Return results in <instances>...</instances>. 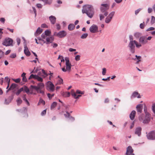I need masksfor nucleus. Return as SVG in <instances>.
<instances>
[{"label": "nucleus", "mask_w": 155, "mask_h": 155, "mask_svg": "<svg viewBox=\"0 0 155 155\" xmlns=\"http://www.w3.org/2000/svg\"><path fill=\"white\" fill-rule=\"evenodd\" d=\"M83 14L85 13L88 17L91 18L94 14V9L93 6L90 5H85L83 6L82 10Z\"/></svg>", "instance_id": "nucleus-1"}, {"label": "nucleus", "mask_w": 155, "mask_h": 155, "mask_svg": "<svg viewBox=\"0 0 155 155\" xmlns=\"http://www.w3.org/2000/svg\"><path fill=\"white\" fill-rule=\"evenodd\" d=\"M13 40L9 38H6L2 42V44L6 47L13 46Z\"/></svg>", "instance_id": "nucleus-2"}, {"label": "nucleus", "mask_w": 155, "mask_h": 155, "mask_svg": "<svg viewBox=\"0 0 155 155\" xmlns=\"http://www.w3.org/2000/svg\"><path fill=\"white\" fill-rule=\"evenodd\" d=\"M147 137L149 140H155V130L150 131L147 135Z\"/></svg>", "instance_id": "nucleus-3"}, {"label": "nucleus", "mask_w": 155, "mask_h": 155, "mask_svg": "<svg viewBox=\"0 0 155 155\" xmlns=\"http://www.w3.org/2000/svg\"><path fill=\"white\" fill-rule=\"evenodd\" d=\"M65 60L66 61L65 65L66 67L67 71H70L71 67V65L69 59L68 57L65 58Z\"/></svg>", "instance_id": "nucleus-4"}, {"label": "nucleus", "mask_w": 155, "mask_h": 155, "mask_svg": "<svg viewBox=\"0 0 155 155\" xmlns=\"http://www.w3.org/2000/svg\"><path fill=\"white\" fill-rule=\"evenodd\" d=\"M16 111L21 112L24 115L23 116V117H28V115L27 113V109L26 107H23L22 110L21 109H17L16 110Z\"/></svg>", "instance_id": "nucleus-5"}, {"label": "nucleus", "mask_w": 155, "mask_h": 155, "mask_svg": "<svg viewBox=\"0 0 155 155\" xmlns=\"http://www.w3.org/2000/svg\"><path fill=\"white\" fill-rule=\"evenodd\" d=\"M101 5V6L100 7V9L101 12L102 13H104L109 9V6L107 4H102Z\"/></svg>", "instance_id": "nucleus-6"}, {"label": "nucleus", "mask_w": 155, "mask_h": 155, "mask_svg": "<svg viewBox=\"0 0 155 155\" xmlns=\"http://www.w3.org/2000/svg\"><path fill=\"white\" fill-rule=\"evenodd\" d=\"M90 31L92 33H95L98 32V27L96 25L93 24L89 28Z\"/></svg>", "instance_id": "nucleus-7"}, {"label": "nucleus", "mask_w": 155, "mask_h": 155, "mask_svg": "<svg viewBox=\"0 0 155 155\" xmlns=\"http://www.w3.org/2000/svg\"><path fill=\"white\" fill-rule=\"evenodd\" d=\"M48 84L47 86V89L48 88L49 89L50 92H53L54 90V86L52 82L49 81L48 82Z\"/></svg>", "instance_id": "nucleus-8"}, {"label": "nucleus", "mask_w": 155, "mask_h": 155, "mask_svg": "<svg viewBox=\"0 0 155 155\" xmlns=\"http://www.w3.org/2000/svg\"><path fill=\"white\" fill-rule=\"evenodd\" d=\"M67 35V32L64 30H62L58 33L57 34V36L59 38H62L65 37Z\"/></svg>", "instance_id": "nucleus-9"}, {"label": "nucleus", "mask_w": 155, "mask_h": 155, "mask_svg": "<svg viewBox=\"0 0 155 155\" xmlns=\"http://www.w3.org/2000/svg\"><path fill=\"white\" fill-rule=\"evenodd\" d=\"M134 151V150L132 148V147L130 146H129L127 148L125 154L126 155H135L133 153Z\"/></svg>", "instance_id": "nucleus-10"}, {"label": "nucleus", "mask_w": 155, "mask_h": 155, "mask_svg": "<svg viewBox=\"0 0 155 155\" xmlns=\"http://www.w3.org/2000/svg\"><path fill=\"white\" fill-rule=\"evenodd\" d=\"M139 41L142 45H145L148 42V41L146 39V37L144 36H141L140 38Z\"/></svg>", "instance_id": "nucleus-11"}, {"label": "nucleus", "mask_w": 155, "mask_h": 155, "mask_svg": "<svg viewBox=\"0 0 155 155\" xmlns=\"http://www.w3.org/2000/svg\"><path fill=\"white\" fill-rule=\"evenodd\" d=\"M150 120V115L147 114L145 115V118L143 120L142 123L144 124H147Z\"/></svg>", "instance_id": "nucleus-12"}, {"label": "nucleus", "mask_w": 155, "mask_h": 155, "mask_svg": "<svg viewBox=\"0 0 155 155\" xmlns=\"http://www.w3.org/2000/svg\"><path fill=\"white\" fill-rule=\"evenodd\" d=\"M142 128L140 127H137L135 130V134L140 137L141 134Z\"/></svg>", "instance_id": "nucleus-13"}, {"label": "nucleus", "mask_w": 155, "mask_h": 155, "mask_svg": "<svg viewBox=\"0 0 155 155\" xmlns=\"http://www.w3.org/2000/svg\"><path fill=\"white\" fill-rule=\"evenodd\" d=\"M14 98V95L12 94L11 96H10L7 99H5V104H8L10 103L11 101Z\"/></svg>", "instance_id": "nucleus-14"}, {"label": "nucleus", "mask_w": 155, "mask_h": 155, "mask_svg": "<svg viewBox=\"0 0 155 155\" xmlns=\"http://www.w3.org/2000/svg\"><path fill=\"white\" fill-rule=\"evenodd\" d=\"M137 97V98H140L141 97V96L140 94L138 93V92L137 91H134L133 92L131 95L130 96V98L133 99Z\"/></svg>", "instance_id": "nucleus-15"}, {"label": "nucleus", "mask_w": 155, "mask_h": 155, "mask_svg": "<svg viewBox=\"0 0 155 155\" xmlns=\"http://www.w3.org/2000/svg\"><path fill=\"white\" fill-rule=\"evenodd\" d=\"M24 53L26 55V56L28 57L31 55V53L29 51L28 49L26 46V45L25 44L24 45Z\"/></svg>", "instance_id": "nucleus-16"}, {"label": "nucleus", "mask_w": 155, "mask_h": 155, "mask_svg": "<svg viewBox=\"0 0 155 155\" xmlns=\"http://www.w3.org/2000/svg\"><path fill=\"white\" fill-rule=\"evenodd\" d=\"M65 112L67 114H64V116L65 117L69 118L70 120L73 121L74 120V118L72 116H70V113L68 111H65Z\"/></svg>", "instance_id": "nucleus-17"}, {"label": "nucleus", "mask_w": 155, "mask_h": 155, "mask_svg": "<svg viewBox=\"0 0 155 155\" xmlns=\"http://www.w3.org/2000/svg\"><path fill=\"white\" fill-rule=\"evenodd\" d=\"M31 91L32 92V94H33V89L35 90L37 93H38V91L39 90V87L37 86L31 85L30 87Z\"/></svg>", "instance_id": "nucleus-18"}, {"label": "nucleus", "mask_w": 155, "mask_h": 155, "mask_svg": "<svg viewBox=\"0 0 155 155\" xmlns=\"http://www.w3.org/2000/svg\"><path fill=\"white\" fill-rule=\"evenodd\" d=\"M136 108L138 113H141L142 111L143 105L141 104H138L136 106Z\"/></svg>", "instance_id": "nucleus-19"}, {"label": "nucleus", "mask_w": 155, "mask_h": 155, "mask_svg": "<svg viewBox=\"0 0 155 155\" xmlns=\"http://www.w3.org/2000/svg\"><path fill=\"white\" fill-rule=\"evenodd\" d=\"M49 18L51 21V23L52 24L54 25L55 23L56 22V18L55 16L53 15H51L49 17Z\"/></svg>", "instance_id": "nucleus-20"}, {"label": "nucleus", "mask_w": 155, "mask_h": 155, "mask_svg": "<svg viewBox=\"0 0 155 155\" xmlns=\"http://www.w3.org/2000/svg\"><path fill=\"white\" fill-rule=\"evenodd\" d=\"M136 112L134 110H133L130 114L129 117L131 120H133L135 118L136 115Z\"/></svg>", "instance_id": "nucleus-21"}, {"label": "nucleus", "mask_w": 155, "mask_h": 155, "mask_svg": "<svg viewBox=\"0 0 155 155\" xmlns=\"http://www.w3.org/2000/svg\"><path fill=\"white\" fill-rule=\"evenodd\" d=\"M75 28V26L73 24L71 23L69 24L68 26V29L70 31L73 30Z\"/></svg>", "instance_id": "nucleus-22"}, {"label": "nucleus", "mask_w": 155, "mask_h": 155, "mask_svg": "<svg viewBox=\"0 0 155 155\" xmlns=\"http://www.w3.org/2000/svg\"><path fill=\"white\" fill-rule=\"evenodd\" d=\"M24 91L26 93L28 94H32V92H30L29 89L26 86H24Z\"/></svg>", "instance_id": "nucleus-23"}, {"label": "nucleus", "mask_w": 155, "mask_h": 155, "mask_svg": "<svg viewBox=\"0 0 155 155\" xmlns=\"http://www.w3.org/2000/svg\"><path fill=\"white\" fill-rule=\"evenodd\" d=\"M136 42V41L135 40H134L133 41H130L128 47L135 48V45Z\"/></svg>", "instance_id": "nucleus-24"}, {"label": "nucleus", "mask_w": 155, "mask_h": 155, "mask_svg": "<svg viewBox=\"0 0 155 155\" xmlns=\"http://www.w3.org/2000/svg\"><path fill=\"white\" fill-rule=\"evenodd\" d=\"M40 1L43 2L44 4V5L48 4L51 5L52 2V0H39Z\"/></svg>", "instance_id": "nucleus-25"}, {"label": "nucleus", "mask_w": 155, "mask_h": 155, "mask_svg": "<svg viewBox=\"0 0 155 155\" xmlns=\"http://www.w3.org/2000/svg\"><path fill=\"white\" fill-rule=\"evenodd\" d=\"M42 29L40 28V27H38L35 33V35L36 36V34L39 35L42 33Z\"/></svg>", "instance_id": "nucleus-26"}, {"label": "nucleus", "mask_w": 155, "mask_h": 155, "mask_svg": "<svg viewBox=\"0 0 155 155\" xmlns=\"http://www.w3.org/2000/svg\"><path fill=\"white\" fill-rule=\"evenodd\" d=\"M71 95L73 96L75 99H78L81 96L80 94L77 95L76 94V93L74 92H71Z\"/></svg>", "instance_id": "nucleus-27"}, {"label": "nucleus", "mask_w": 155, "mask_h": 155, "mask_svg": "<svg viewBox=\"0 0 155 155\" xmlns=\"http://www.w3.org/2000/svg\"><path fill=\"white\" fill-rule=\"evenodd\" d=\"M62 94L65 97H69L70 96V93L69 92H64L62 93Z\"/></svg>", "instance_id": "nucleus-28"}, {"label": "nucleus", "mask_w": 155, "mask_h": 155, "mask_svg": "<svg viewBox=\"0 0 155 155\" xmlns=\"http://www.w3.org/2000/svg\"><path fill=\"white\" fill-rule=\"evenodd\" d=\"M17 86V84L15 83H12L11 84V86L9 87L11 90H12L15 89Z\"/></svg>", "instance_id": "nucleus-29"}, {"label": "nucleus", "mask_w": 155, "mask_h": 155, "mask_svg": "<svg viewBox=\"0 0 155 155\" xmlns=\"http://www.w3.org/2000/svg\"><path fill=\"white\" fill-rule=\"evenodd\" d=\"M51 31L49 30H47L45 31V35H46V36H49L51 35Z\"/></svg>", "instance_id": "nucleus-30"}, {"label": "nucleus", "mask_w": 155, "mask_h": 155, "mask_svg": "<svg viewBox=\"0 0 155 155\" xmlns=\"http://www.w3.org/2000/svg\"><path fill=\"white\" fill-rule=\"evenodd\" d=\"M57 105V103L56 102L54 101L53 102V103L51 104V109L52 110H53L54 107H55Z\"/></svg>", "instance_id": "nucleus-31"}, {"label": "nucleus", "mask_w": 155, "mask_h": 155, "mask_svg": "<svg viewBox=\"0 0 155 155\" xmlns=\"http://www.w3.org/2000/svg\"><path fill=\"white\" fill-rule=\"evenodd\" d=\"M143 110L145 115L147 114H148V115H150V114L147 111V106L145 105H144Z\"/></svg>", "instance_id": "nucleus-32"}, {"label": "nucleus", "mask_w": 155, "mask_h": 155, "mask_svg": "<svg viewBox=\"0 0 155 155\" xmlns=\"http://www.w3.org/2000/svg\"><path fill=\"white\" fill-rule=\"evenodd\" d=\"M37 75H36V74H31L29 77L28 79V80H30L32 78H33L35 79H36V78L37 77Z\"/></svg>", "instance_id": "nucleus-33"}, {"label": "nucleus", "mask_w": 155, "mask_h": 155, "mask_svg": "<svg viewBox=\"0 0 155 155\" xmlns=\"http://www.w3.org/2000/svg\"><path fill=\"white\" fill-rule=\"evenodd\" d=\"M26 95V94H24L23 95V100L26 102V103L27 104V105L28 106H29L30 103H29V102H28V100H27V99L26 98V97H25Z\"/></svg>", "instance_id": "nucleus-34"}, {"label": "nucleus", "mask_w": 155, "mask_h": 155, "mask_svg": "<svg viewBox=\"0 0 155 155\" xmlns=\"http://www.w3.org/2000/svg\"><path fill=\"white\" fill-rule=\"evenodd\" d=\"M112 19L108 17V16L107 17L105 20V22L107 24L109 23L110 21H111Z\"/></svg>", "instance_id": "nucleus-35"}, {"label": "nucleus", "mask_w": 155, "mask_h": 155, "mask_svg": "<svg viewBox=\"0 0 155 155\" xmlns=\"http://www.w3.org/2000/svg\"><path fill=\"white\" fill-rule=\"evenodd\" d=\"M17 102V104L18 106H19L22 103V101L21 99L19 97L16 100Z\"/></svg>", "instance_id": "nucleus-36"}, {"label": "nucleus", "mask_w": 155, "mask_h": 155, "mask_svg": "<svg viewBox=\"0 0 155 155\" xmlns=\"http://www.w3.org/2000/svg\"><path fill=\"white\" fill-rule=\"evenodd\" d=\"M38 87H39V89H41L44 87V84L43 83H39L38 84Z\"/></svg>", "instance_id": "nucleus-37"}, {"label": "nucleus", "mask_w": 155, "mask_h": 155, "mask_svg": "<svg viewBox=\"0 0 155 155\" xmlns=\"http://www.w3.org/2000/svg\"><path fill=\"white\" fill-rule=\"evenodd\" d=\"M88 36V34L86 33H84L81 35V38L82 39H85L87 38Z\"/></svg>", "instance_id": "nucleus-38"}, {"label": "nucleus", "mask_w": 155, "mask_h": 155, "mask_svg": "<svg viewBox=\"0 0 155 155\" xmlns=\"http://www.w3.org/2000/svg\"><path fill=\"white\" fill-rule=\"evenodd\" d=\"M46 44L47 45H48V44H49L50 43H52V41H51V40L50 39V38L49 37H47L46 38Z\"/></svg>", "instance_id": "nucleus-39"}, {"label": "nucleus", "mask_w": 155, "mask_h": 155, "mask_svg": "<svg viewBox=\"0 0 155 155\" xmlns=\"http://www.w3.org/2000/svg\"><path fill=\"white\" fill-rule=\"evenodd\" d=\"M130 48L129 50L132 53L134 54L135 52V48L129 47Z\"/></svg>", "instance_id": "nucleus-40"}, {"label": "nucleus", "mask_w": 155, "mask_h": 155, "mask_svg": "<svg viewBox=\"0 0 155 155\" xmlns=\"http://www.w3.org/2000/svg\"><path fill=\"white\" fill-rule=\"evenodd\" d=\"M155 23V17L153 16H151V19L150 21V23L151 25L154 24Z\"/></svg>", "instance_id": "nucleus-41"}, {"label": "nucleus", "mask_w": 155, "mask_h": 155, "mask_svg": "<svg viewBox=\"0 0 155 155\" xmlns=\"http://www.w3.org/2000/svg\"><path fill=\"white\" fill-rule=\"evenodd\" d=\"M115 13V12L114 11L111 12L108 15V17H110V18L112 19Z\"/></svg>", "instance_id": "nucleus-42"}, {"label": "nucleus", "mask_w": 155, "mask_h": 155, "mask_svg": "<svg viewBox=\"0 0 155 155\" xmlns=\"http://www.w3.org/2000/svg\"><path fill=\"white\" fill-rule=\"evenodd\" d=\"M145 26V22L144 21H143V23H141L140 24V28L141 29H143L144 28V27Z\"/></svg>", "instance_id": "nucleus-43"}, {"label": "nucleus", "mask_w": 155, "mask_h": 155, "mask_svg": "<svg viewBox=\"0 0 155 155\" xmlns=\"http://www.w3.org/2000/svg\"><path fill=\"white\" fill-rule=\"evenodd\" d=\"M37 77L36 80H37L38 81L40 82H42L43 81V79L41 77L38 76V75H37Z\"/></svg>", "instance_id": "nucleus-44"}, {"label": "nucleus", "mask_w": 155, "mask_h": 155, "mask_svg": "<svg viewBox=\"0 0 155 155\" xmlns=\"http://www.w3.org/2000/svg\"><path fill=\"white\" fill-rule=\"evenodd\" d=\"M47 95L49 99L50 100L53 97H54V94H53L51 95L50 94L48 93L47 94Z\"/></svg>", "instance_id": "nucleus-45"}, {"label": "nucleus", "mask_w": 155, "mask_h": 155, "mask_svg": "<svg viewBox=\"0 0 155 155\" xmlns=\"http://www.w3.org/2000/svg\"><path fill=\"white\" fill-rule=\"evenodd\" d=\"M144 114H142L139 116V119L140 121H143V120L144 119Z\"/></svg>", "instance_id": "nucleus-46"}, {"label": "nucleus", "mask_w": 155, "mask_h": 155, "mask_svg": "<svg viewBox=\"0 0 155 155\" xmlns=\"http://www.w3.org/2000/svg\"><path fill=\"white\" fill-rule=\"evenodd\" d=\"M136 58H132V59L136 61L137 60H140L141 58V56H137V55H135Z\"/></svg>", "instance_id": "nucleus-47"}, {"label": "nucleus", "mask_w": 155, "mask_h": 155, "mask_svg": "<svg viewBox=\"0 0 155 155\" xmlns=\"http://www.w3.org/2000/svg\"><path fill=\"white\" fill-rule=\"evenodd\" d=\"M39 103H42L43 105H44L45 104V101L41 98H40Z\"/></svg>", "instance_id": "nucleus-48"}, {"label": "nucleus", "mask_w": 155, "mask_h": 155, "mask_svg": "<svg viewBox=\"0 0 155 155\" xmlns=\"http://www.w3.org/2000/svg\"><path fill=\"white\" fill-rule=\"evenodd\" d=\"M12 80L14 81L16 83H18L20 82L21 81V79L20 78H18L16 79H12Z\"/></svg>", "instance_id": "nucleus-49"}, {"label": "nucleus", "mask_w": 155, "mask_h": 155, "mask_svg": "<svg viewBox=\"0 0 155 155\" xmlns=\"http://www.w3.org/2000/svg\"><path fill=\"white\" fill-rule=\"evenodd\" d=\"M62 105L65 107V109L66 110V111H68V110L70 106L69 105H66L64 104H62Z\"/></svg>", "instance_id": "nucleus-50"}, {"label": "nucleus", "mask_w": 155, "mask_h": 155, "mask_svg": "<svg viewBox=\"0 0 155 155\" xmlns=\"http://www.w3.org/2000/svg\"><path fill=\"white\" fill-rule=\"evenodd\" d=\"M51 45L52 46L53 48H55L58 46V45L56 43H53L52 42V43H51Z\"/></svg>", "instance_id": "nucleus-51"}, {"label": "nucleus", "mask_w": 155, "mask_h": 155, "mask_svg": "<svg viewBox=\"0 0 155 155\" xmlns=\"http://www.w3.org/2000/svg\"><path fill=\"white\" fill-rule=\"evenodd\" d=\"M76 93V94H84V93L83 92L81 91L78 90H77L76 91V93Z\"/></svg>", "instance_id": "nucleus-52"}, {"label": "nucleus", "mask_w": 155, "mask_h": 155, "mask_svg": "<svg viewBox=\"0 0 155 155\" xmlns=\"http://www.w3.org/2000/svg\"><path fill=\"white\" fill-rule=\"evenodd\" d=\"M16 57V54L15 53H13V54H11V55L10 56V57L11 58H15Z\"/></svg>", "instance_id": "nucleus-53"}, {"label": "nucleus", "mask_w": 155, "mask_h": 155, "mask_svg": "<svg viewBox=\"0 0 155 155\" xmlns=\"http://www.w3.org/2000/svg\"><path fill=\"white\" fill-rule=\"evenodd\" d=\"M106 73V69L105 68L102 69V74L103 75H105Z\"/></svg>", "instance_id": "nucleus-54"}, {"label": "nucleus", "mask_w": 155, "mask_h": 155, "mask_svg": "<svg viewBox=\"0 0 155 155\" xmlns=\"http://www.w3.org/2000/svg\"><path fill=\"white\" fill-rule=\"evenodd\" d=\"M141 9L142 8H140L135 10V15H137Z\"/></svg>", "instance_id": "nucleus-55"}, {"label": "nucleus", "mask_w": 155, "mask_h": 155, "mask_svg": "<svg viewBox=\"0 0 155 155\" xmlns=\"http://www.w3.org/2000/svg\"><path fill=\"white\" fill-rule=\"evenodd\" d=\"M4 52L1 50H0V59L4 56Z\"/></svg>", "instance_id": "nucleus-56"}, {"label": "nucleus", "mask_w": 155, "mask_h": 155, "mask_svg": "<svg viewBox=\"0 0 155 155\" xmlns=\"http://www.w3.org/2000/svg\"><path fill=\"white\" fill-rule=\"evenodd\" d=\"M42 72L44 74V75L46 76H48V75H50L49 74L47 73L45 71L42 69Z\"/></svg>", "instance_id": "nucleus-57"}, {"label": "nucleus", "mask_w": 155, "mask_h": 155, "mask_svg": "<svg viewBox=\"0 0 155 155\" xmlns=\"http://www.w3.org/2000/svg\"><path fill=\"white\" fill-rule=\"evenodd\" d=\"M137 48H139L142 46L141 44H138L137 41H136V44H135Z\"/></svg>", "instance_id": "nucleus-58"}, {"label": "nucleus", "mask_w": 155, "mask_h": 155, "mask_svg": "<svg viewBox=\"0 0 155 155\" xmlns=\"http://www.w3.org/2000/svg\"><path fill=\"white\" fill-rule=\"evenodd\" d=\"M152 110L153 113L155 114V103L153 104L152 105Z\"/></svg>", "instance_id": "nucleus-59"}, {"label": "nucleus", "mask_w": 155, "mask_h": 155, "mask_svg": "<svg viewBox=\"0 0 155 155\" xmlns=\"http://www.w3.org/2000/svg\"><path fill=\"white\" fill-rule=\"evenodd\" d=\"M46 113V110L45 109L41 113V116H44L45 115Z\"/></svg>", "instance_id": "nucleus-60"}, {"label": "nucleus", "mask_w": 155, "mask_h": 155, "mask_svg": "<svg viewBox=\"0 0 155 155\" xmlns=\"http://www.w3.org/2000/svg\"><path fill=\"white\" fill-rule=\"evenodd\" d=\"M155 29V28L153 27H150L148 28L146 30V31H153Z\"/></svg>", "instance_id": "nucleus-61"}, {"label": "nucleus", "mask_w": 155, "mask_h": 155, "mask_svg": "<svg viewBox=\"0 0 155 155\" xmlns=\"http://www.w3.org/2000/svg\"><path fill=\"white\" fill-rule=\"evenodd\" d=\"M80 55H77L75 57V60L76 61H78L80 59Z\"/></svg>", "instance_id": "nucleus-62"}, {"label": "nucleus", "mask_w": 155, "mask_h": 155, "mask_svg": "<svg viewBox=\"0 0 155 155\" xmlns=\"http://www.w3.org/2000/svg\"><path fill=\"white\" fill-rule=\"evenodd\" d=\"M100 17V21L102 20L104 18V16L102 14H100L99 15Z\"/></svg>", "instance_id": "nucleus-63"}, {"label": "nucleus", "mask_w": 155, "mask_h": 155, "mask_svg": "<svg viewBox=\"0 0 155 155\" xmlns=\"http://www.w3.org/2000/svg\"><path fill=\"white\" fill-rule=\"evenodd\" d=\"M41 27L43 28H48V26L46 24H43L41 25Z\"/></svg>", "instance_id": "nucleus-64"}]
</instances>
